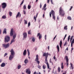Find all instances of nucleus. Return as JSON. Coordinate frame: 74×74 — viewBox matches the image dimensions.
<instances>
[{"label": "nucleus", "mask_w": 74, "mask_h": 74, "mask_svg": "<svg viewBox=\"0 0 74 74\" xmlns=\"http://www.w3.org/2000/svg\"><path fill=\"white\" fill-rule=\"evenodd\" d=\"M67 26L66 25V26H65L64 27V30H67Z\"/></svg>", "instance_id": "obj_29"}, {"label": "nucleus", "mask_w": 74, "mask_h": 74, "mask_svg": "<svg viewBox=\"0 0 74 74\" xmlns=\"http://www.w3.org/2000/svg\"><path fill=\"white\" fill-rule=\"evenodd\" d=\"M7 55H8V53H5L4 55V57H5V56H7Z\"/></svg>", "instance_id": "obj_43"}, {"label": "nucleus", "mask_w": 74, "mask_h": 74, "mask_svg": "<svg viewBox=\"0 0 74 74\" xmlns=\"http://www.w3.org/2000/svg\"><path fill=\"white\" fill-rule=\"evenodd\" d=\"M73 43H71V47H73Z\"/></svg>", "instance_id": "obj_60"}, {"label": "nucleus", "mask_w": 74, "mask_h": 74, "mask_svg": "<svg viewBox=\"0 0 74 74\" xmlns=\"http://www.w3.org/2000/svg\"><path fill=\"white\" fill-rule=\"evenodd\" d=\"M73 36H72L71 37V39H73Z\"/></svg>", "instance_id": "obj_59"}, {"label": "nucleus", "mask_w": 74, "mask_h": 74, "mask_svg": "<svg viewBox=\"0 0 74 74\" xmlns=\"http://www.w3.org/2000/svg\"><path fill=\"white\" fill-rule=\"evenodd\" d=\"M11 55H10L9 59V60H12V59H13L14 56H15V51H14V49H12L10 50Z\"/></svg>", "instance_id": "obj_3"}, {"label": "nucleus", "mask_w": 74, "mask_h": 74, "mask_svg": "<svg viewBox=\"0 0 74 74\" xmlns=\"http://www.w3.org/2000/svg\"><path fill=\"white\" fill-rule=\"evenodd\" d=\"M9 46H10V43H9L7 44L6 45L5 44H2L3 47H4L5 49L7 48H9Z\"/></svg>", "instance_id": "obj_7"}, {"label": "nucleus", "mask_w": 74, "mask_h": 74, "mask_svg": "<svg viewBox=\"0 0 74 74\" xmlns=\"http://www.w3.org/2000/svg\"><path fill=\"white\" fill-rule=\"evenodd\" d=\"M73 6H71V8L69 10V11H71V10L72 9V8H73Z\"/></svg>", "instance_id": "obj_50"}, {"label": "nucleus", "mask_w": 74, "mask_h": 74, "mask_svg": "<svg viewBox=\"0 0 74 74\" xmlns=\"http://www.w3.org/2000/svg\"><path fill=\"white\" fill-rule=\"evenodd\" d=\"M42 7V5H41V3L40 4V8H41V7Z\"/></svg>", "instance_id": "obj_53"}, {"label": "nucleus", "mask_w": 74, "mask_h": 74, "mask_svg": "<svg viewBox=\"0 0 74 74\" xmlns=\"http://www.w3.org/2000/svg\"><path fill=\"white\" fill-rule=\"evenodd\" d=\"M40 35V33H39L37 35V36L38 37Z\"/></svg>", "instance_id": "obj_45"}, {"label": "nucleus", "mask_w": 74, "mask_h": 74, "mask_svg": "<svg viewBox=\"0 0 74 74\" xmlns=\"http://www.w3.org/2000/svg\"><path fill=\"white\" fill-rule=\"evenodd\" d=\"M26 73L27 74H30L31 73V71H30V70L28 68L26 69Z\"/></svg>", "instance_id": "obj_10"}, {"label": "nucleus", "mask_w": 74, "mask_h": 74, "mask_svg": "<svg viewBox=\"0 0 74 74\" xmlns=\"http://www.w3.org/2000/svg\"><path fill=\"white\" fill-rule=\"evenodd\" d=\"M39 36V40H40L41 38H42V35L40 34Z\"/></svg>", "instance_id": "obj_25"}, {"label": "nucleus", "mask_w": 74, "mask_h": 74, "mask_svg": "<svg viewBox=\"0 0 74 74\" xmlns=\"http://www.w3.org/2000/svg\"><path fill=\"white\" fill-rule=\"evenodd\" d=\"M36 74H41V73L40 72H39L38 73H36Z\"/></svg>", "instance_id": "obj_63"}, {"label": "nucleus", "mask_w": 74, "mask_h": 74, "mask_svg": "<svg viewBox=\"0 0 74 74\" xmlns=\"http://www.w3.org/2000/svg\"><path fill=\"white\" fill-rule=\"evenodd\" d=\"M71 69L73 70V69H74V67H73V64H72L71 63Z\"/></svg>", "instance_id": "obj_19"}, {"label": "nucleus", "mask_w": 74, "mask_h": 74, "mask_svg": "<svg viewBox=\"0 0 74 74\" xmlns=\"http://www.w3.org/2000/svg\"><path fill=\"white\" fill-rule=\"evenodd\" d=\"M32 40L33 42H35V41H36V39L33 37L32 38Z\"/></svg>", "instance_id": "obj_27"}, {"label": "nucleus", "mask_w": 74, "mask_h": 74, "mask_svg": "<svg viewBox=\"0 0 74 74\" xmlns=\"http://www.w3.org/2000/svg\"><path fill=\"white\" fill-rule=\"evenodd\" d=\"M26 53H27L26 50L25 49L24 50L23 52V55L24 56H26Z\"/></svg>", "instance_id": "obj_15"}, {"label": "nucleus", "mask_w": 74, "mask_h": 74, "mask_svg": "<svg viewBox=\"0 0 74 74\" xmlns=\"http://www.w3.org/2000/svg\"><path fill=\"white\" fill-rule=\"evenodd\" d=\"M67 19L69 20H71V17L70 16H68L67 17Z\"/></svg>", "instance_id": "obj_28"}, {"label": "nucleus", "mask_w": 74, "mask_h": 74, "mask_svg": "<svg viewBox=\"0 0 74 74\" xmlns=\"http://www.w3.org/2000/svg\"><path fill=\"white\" fill-rule=\"evenodd\" d=\"M9 14L10 16H11L12 15V12H10L9 13Z\"/></svg>", "instance_id": "obj_34"}, {"label": "nucleus", "mask_w": 74, "mask_h": 74, "mask_svg": "<svg viewBox=\"0 0 74 74\" xmlns=\"http://www.w3.org/2000/svg\"><path fill=\"white\" fill-rule=\"evenodd\" d=\"M34 74H36V72H34Z\"/></svg>", "instance_id": "obj_64"}, {"label": "nucleus", "mask_w": 74, "mask_h": 74, "mask_svg": "<svg viewBox=\"0 0 74 74\" xmlns=\"http://www.w3.org/2000/svg\"><path fill=\"white\" fill-rule=\"evenodd\" d=\"M7 34V29H6L5 28L3 32V34Z\"/></svg>", "instance_id": "obj_14"}, {"label": "nucleus", "mask_w": 74, "mask_h": 74, "mask_svg": "<svg viewBox=\"0 0 74 74\" xmlns=\"http://www.w3.org/2000/svg\"><path fill=\"white\" fill-rule=\"evenodd\" d=\"M45 40H46V38H47V36L46 35L45 36Z\"/></svg>", "instance_id": "obj_54"}, {"label": "nucleus", "mask_w": 74, "mask_h": 74, "mask_svg": "<svg viewBox=\"0 0 74 74\" xmlns=\"http://www.w3.org/2000/svg\"><path fill=\"white\" fill-rule=\"evenodd\" d=\"M66 36H67V34H65V36L64 37V38L63 39V41H64V40H65V38H66Z\"/></svg>", "instance_id": "obj_40"}, {"label": "nucleus", "mask_w": 74, "mask_h": 74, "mask_svg": "<svg viewBox=\"0 0 74 74\" xmlns=\"http://www.w3.org/2000/svg\"><path fill=\"white\" fill-rule=\"evenodd\" d=\"M49 1H50V0H47L48 3H49Z\"/></svg>", "instance_id": "obj_55"}, {"label": "nucleus", "mask_w": 74, "mask_h": 74, "mask_svg": "<svg viewBox=\"0 0 74 74\" xmlns=\"http://www.w3.org/2000/svg\"><path fill=\"white\" fill-rule=\"evenodd\" d=\"M53 59H54V60H55V59H56V58L55 57V56H54Z\"/></svg>", "instance_id": "obj_57"}, {"label": "nucleus", "mask_w": 74, "mask_h": 74, "mask_svg": "<svg viewBox=\"0 0 74 74\" xmlns=\"http://www.w3.org/2000/svg\"><path fill=\"white\" fill-rule=\"evenodd\" d=\"M5 66V63H3L1 65L2 67H4Z\"/></svg>", "instance_id": "obj_16"}, {"label": "nucleus", "mask_w": 74, "mask_h": 74, "mask_svg": "<svg viewBox=\"0 0 74 74\" xmlns=\"http://www.w3.org/2000/svg\"><path fill=\"white\" fill-rule=\"evenodd\" d=\"M71 42V43L74 44V39H73L72 41Z\"/></svg>", "instance_id": "obj_38"}, {"label": "nucleus", "mask_w": 74, "mask_h": 74, "mask_svg": "<svg viewBox=\"0 0 74 74\" xmlns=\"http://www.w3.org/2000/svg\"><path fill=\"white\" fill-rule=\"evenodd\" d=\"M57 49L58 50V51L59 52L60 49H59V45H58L57 47Z\"/></svg>", "instance_id": "obj_20"}, {"label": "nucleus", "mask_w": 74, "mask_h": 74, "mask_svg": "<svg viewBox=\"0 0 74 74\" xmlns=\"http://www.w3.org/2000/svg\"><path fill=\"white\" fill-rule=\"evenodd\" d=\"M36 63H37L38 64H40V61L39 60L36 61Z\"/></svg>", "instance_id": "obj_42"}, {"label": "nucleus", "mask_w": 74, "mask_h": 74, "mask_svg": "<svg viewBox=\"0 0 74 74\" xmlns=\"http://www.w3.org/2000/svg\"><path fill=\"white\" fill-rule=\"evenodd\" d=\"M2 8L3 9H5V7H7V4H6V3H3L2 4Z\"/></svg>", "instance_id": "obj_9"}, {"label": "nucleus", "mask_w": 74, "mask_h": 74, "mask_svg": "<svg viewBox=\"0 0 74 74\" xmlns=\"http://www.w3.org/2000/svg\"><path fill=\"white\" fill-rule=\"evenodd\" d=\"M67 44V42H66L64 43V46H66V45Z\"/></svg>", "instance_id": "obj_46"}, {"label": "nucleus", "mask_w": 74, "mask_h": 74, "mask_svg": "<svg viewBox=\"0 0 74 74\" xmlns=\"http://www.w3.org/2000/svg\"><path fill=\"white\" fill-rule=\"evenodd\" d=\"M52 15L53 16V19H54V20H55V11H54L53 10H52L51 11V12H50L49 15H50V18L51 17V15H52Z\"/></svg>", "instance_id": "obj_5"}, {"label": "nucleus", "mask_w": 74, "mask_h": 74, "mask_svg": "<svg viewBox=\"0 0 74 74\" xmlns=\"http://www.w3.org/2000/svg\"><path fill=\"white\" fill-rule=\"evenodd\" d=\"M50 63H51L52 62V61H51V59H50L49 60Z\"/></svg>", "instance_id": "obj_56"}, {"label": "nucleus", "mask_w": 74, "mask_h": 74, "mask_svg": "<svg viewBox=\"0 0 74 74\" xmlns=\"http://www.w3.org/2000/svg\"><path fill=\"white\" fill-rule=\"evenodd\" d=\"M61 68L62 69H63V68H64V66H63V63L62 62L61 64Z\"/></svg>", "instance_id": "obj_18"}, {"label": "nucleus", "mask_w": 74, "mask_h": 74, "mask_svg": "<svg viewBox=\"0 0 74 74\" xmlns=\"http://www.w3.org/2000/svg\"><path fill=\"white\" fill-rule=\"evenodd\" d=\"M39 59H38V55H36V59L35 60V61H38Z\"/></svg>", "instance_id": "obj_12"}, {"label": "nucleus", "mask_w": 74, "mask_h": 74, "mask_svg": "<svg viewBox=\"0 0 74 74\" xmlns=\"http://www.w3.org/2000/svg\"><path fill=\"white\" fill-rule=\"evenodd\" d=\"M43 56H45V61L47 62V63L45 62V63L46 64L47 66V68L49 69L50 70H51V68H49V65L48 62V60H47V57L48 56V53H44L43 54Z\"/></svg>", "instance_id": "obj_2"}, {"label": "nucleus", "mask_w": 74, "mask_h": 74, "mask_svg": "<svg viewBox=\"0 0 74 74\" xmlns=\"http://www.w3.org/2000/svg\"><path fill=\"white\" fill-rule=\"evenodd\" d=\"M66 73H67V72L66 71L65 73H63L62 74H66Z\"/></svg>", "instance_id": "obj_58"}, {"label": "nucleus", "mask_w": 74, "mask_h": 74, "mask_svg": "<svg viewBox=\"0 0 74 74\" xmlns=\"http://www.w3.org/2000/svg\"><path fill=\"white\" fill-rule=\"evenodd\" d=\"M65 59H66V66L68 67L69 66V58L67 56H66L65 57Z\"/></svg>", "instance_id": "obj_8"}, {"label": "nucleus", "mask_w": 74, "mask_h": 74, "mask_svg": "<svg viewBox=\"0 0 74 74\" xmlns=\"http://www.w3.org/2000/svg\"><path fill=\"white\" fill-rule=\"evenodd\" d=\"M23 37L24 38H26L27 37V33L26 32H24L23 33Z\"/></svg>", "instance_id": "obj_11"}, {"label": "nucleus", "mask_w": 74, "mask_h": 74, "mask_svg": "<svg viewBox=\"0 0 74 74\" xmlns=\"http://www.w3.org/2000/svg\"><path fill=\"white\" fill-rule=\"evenodd\" d=\"M23 12H24V14L26 15V12H25V10H23Z\"/></svg>", "instance_id": "obj_49"}, {"label": "nucleus", "mask_w": 74, "mask_h": 74, "mask_svg": "<svg viewBox=\"0 0 74 74\" xmlns=\"http://www.w3.org/2000/svg\"><path fill=\"white\" fill-rule=\"evenodd\" d=\"M28 8L29 10H30V9L31 8V5H29L28 6Z\"/></svg>", "instance_id": "obj_26"}, {"label": "nucleus", "mask_w": 74, "mask_h": 74, "mask_svg": "<svg viewBox=\"0 0 74 74\" xmlns=\"http://www.w3.org/2000/svg\"><path fill=\"white\" fill-rule=\"evenodd\" d=\"M46 7H47V4H44L43 7L45 8Z\"/></svg>", "instance_id": "obj_44"}, {"label": "nucleus", "mask_w": 74, "mask_h": 74, "mask_svg": "<svg viewBox=\"0 0 74 74\" xmlns=\"http://www.w3.org/2000/svg\"><path fill=\"white\" fill-rule=\"evenodd\" d=\"M2 19H6V18H7V17H6V16H4L3 15V16L2 17Z\"/></svg>", "instance_id": "obj_23"}, {"label": "nucleus", "mask_w": 74, "mask_h": 74, "mask_svg": "<svg viewBox=\"0 0 74 74\" xmlns=\"http://www.w3.org/2000/svg\"><path fill=\"white\" fill-rule=\"evenodd\" d=\"M59 15H60L61 16H64L65 15V12L64 10L62 9V6L60 7L59 9Z\"/></svg>", "instance_id": "obj_4"}, {"label": "nucleus", "mask_w": 74, "mask_h": 74, "mask_svg": "<svg viewBox=\"0 0 74 74\" xmlns=\"http://www.w3.org/2000/svg\"><path fill=\"white\" fill-rule=\"evenodd\" d=\"M42 10H44V11H46V10H47V8H44V7H43L42 8Z\"/></svg>", "instance_id": "obj_37"}, {"label": "nucleus", "mask_w": 74, "mask_h": 74, "mask_svg": "<svg viewBox=\"0 0 74 74\" xmlns=\"http://www.w3.org/2000/svg\"><path fill=\"white\" fill-rule=\"evenodd\" d=\"M24 1H25V0H23L21 2V4H20V5H22L23 4V3L24 2Z\"/></svg>", "instance_id": "obj_35"}, {"label": "nucleus", "mask_w": 74, "mask_h": 74, "mask_svg": "<svg viewBox=\"0 0 74 74\" xmlns=\"http://www.w3.org/2000/svg\"><path fill=\"white\" fill-rule=\"evenodd\" d=\"M10 35V36H12V35H13V38L11 42L10 43V44H12L13 42H15V38H16V34L15 33H14L13 34V29H11Z\"/></svg>", "instance_id": "obj_1"}, {"label": "nucleus", "mask_w": 74, "mask_h": 74, "mask_svg": "<svg viewBox=\"0 0 74 74\" xmlns=\"http://www.w3.org/2000/svg\"><path fill=\"white\" fill-rule=\"evenodd\" d=\"M10 37L8 36H6L5 38V43H7L10 41Z\"/></svg>", "instance_id": "obj_6"}, {"label": "nucleus", "mask_w": 74, "mask_h": 74, "mask_svg": "<svg viewBox=\"0 0 74 74\" xmlns=\"http://www.w3.org/2000/svg\"><path fill=\"white\" fill-rule=\"evenodd\" d=\"M45 67H46V66H45V65H43L42 66L43 69H45Z\"/></svg>", "instance_id": "obj_30"}, {"label": "nucleus", "mask_w": 74, "mask_h": 74, "mask_svg": "<svg viewBox=\"0 0 74 74\" xmlns=\"http://www.w3.org/2000/svg\"><path fill=\"white\" fill-rule=\"evenodd\" d=\"M48 50H49V46H48Z\"/></svg>", "instance_id": "obj_62"}, {"label": "nucleus", "mask_w": 74, "mask_h": 74, "mask_svg": "<svg viewBox=\"0 0 74 74\" xmlns=\"http://www.w3.org/2000/svg\"><path fill=\"white\" fill-rule=\"evenodd\" d=\"M28 34H31V30H30L28 32Z\"/></svg>", "instance_id": "obj_36"}, {"label": "nucleus", "mask_w": 74, "mask_h": 74, "mask_svg": "<svg viewBox=\"0 0 74 74\" xmlns=\"http://www.w3.org/2000/svg\"><path fill=\"white\" fill-rule=\"evenodd\" d=\"M38 67L39 69H41V66L39 65H38Z\"/></svg>", "instance_id": "obj_31"}, {"label": "nucleus", "mask_w": 74, "mask_h": 74, "mask_svg": "<svg viewBox=\"0 0 74 74\" xmlns=\"http://www.w3.org/2000/svg\"><path fill=\"white\" fill-rule=\"evenodd\" d=\"M27 52L28 53V56H30V51H29V50L28 49H27Z\"/></svg>", "instance_id": "obj_22"}, {"label": "nucleus", "mask_w": 74, "mask_h": 74, "mask_svg": "<svg viewBox=\"0 0 74 74\" xmlns=\"http://www.w3.org/2000/svg\"><path fill=\"white\" fill-rule=\"evenodd\" d=\"M68 47H67V48L66 49V51H68Z\"/></svg>", "instance_id": "obj_61"}, {"label": "nucleus", "mask_w": 74, "mask_h": 74, "mask_svg": "<svg viewBox=\"0 0 74 74\" xmlns=\"http://www.w3.org/2000/svg\"><path fill=\"white\" fill-rule=\"evenodd\" d=\"M71 37H70V35H69L68 36V42H69V40H70V38Z\"/></svg>", "instance_id": "obj_24"}, {"label": "nucleus", "mask_w": 74, "mask_h": 74, "mask_svg": "<svg viewBox=\"0 0 74 74\" xmlns=\"http://www.w3.org/2000/svg\"><path fill=\"white\" fill-rule=\"evenodd\" d=\"M19 17H21V14H20V12H19Z\"/></svg>", "instance_id": "obj_48"}, {"label": "nucleus", "mask_w": 74, "mask_h": 74, "mask_svg": "<svg viewBox=\"0 0 74 74\" xmlns=\"http://www.w3.org/2000/svg\"><path fill=\"white\" fill-rule=\"evenodd\" d=\"M24 24H27V21L25 20H24Z\"/></svg>", "instance_id": "obj_33"}, {"label": "nucleus", "mask_w": 74, "mask_h": 74, "mask_svg": "<svg viewBox=\"0 0 74 74\" xmlns=\"http://www.w3.org/2000/svg\"><path fill=\"white\" fill-rule=\"evenodd\" d=\"M23 8L24 9H26V5H24L23 6Z\"/></svg>", "instance_id": "obj_41"}, {"label": "nucleus", "mask_w": 74, "mask_h": 74, "mask_svg": "<svg viewBox=\"0 0 74 74\" xmlns=\"http://www.w3.org/2000/svg\"><path fill=\"white\" fill-rule=\"evenodd\" d=\"M56 35L55 37L53 39V40H55V38H56Z\"/></svg>", "instance_id": "obj_51"}, {"label": "nucleus", "mask_w": 74, "mask_h": 74, "mask_svg": "<svg viewBox=\"0 0 74 74\" xmlns=\"http://www.w3.org/2000/svg\"><path fill=\"white\" fill-rule=\"evenodd\" d=\"M38 13H37L36 14V17H35V16H34V19H35V22H36V18H37V16H38Z\"/></svg>", "instance_id": "obj_13"}, {"label": "nucleus", "mask_w": 74, "mask_h": 74, "mask_svg": "<svg viewBox=\"0 0 74 74\" xmlns=\"http://www.w3.org/2000/svg\"><path fill=\"white\" fill-rule=\"evenodd\" d=\"M21 65H19V69H21Z\"/></svg>", "instance_id": "obj_52"}, {"label": "nucleus", "mask_w": 74, "mask_h": 74, "mask_svg": "<svg viewBox=\"0 0 74 74\" xmlns=\"http://www.w3.org/2000/svg\"><path fill=\"white\" fill-rule=\"evenodd\" d=\"M62 41L61 40L60 42V47H62Z\"/></svg>", "instance_id": "obj_21"}, {"label": "nucleus", "mask_w": 74, "mask_h": 74, "mask_svg": "<svg viewBox=\"0 0 74 74\" xmlns=\"http://www.w3.org/2000/svg\"><path fill=\"white\" fill-rule=\"evenodd\" d=\"M24 63L25 64H27L28 62H29V61H28V60L27 59H25L24 61Z\"/></svg>", "instance_id": "obj_17"}, {"label": "nucleus", "mask_w": 74, "mask_h": 74, "mask_svg": "<svg viewBox=\"0 0 74 74\" xmlns=\"http://www.w3.org/2000/svg\"><path fill=\"white\" fill-rule=\"evenodd\" d=\"M30 26V23L29 22L28 24V27H29V26Z\"/></svg>", "instance_id": "obj_39"}, {"label": "nucleus", "mask_w": 74, "mask_h": 74, "mask_svg": "<svg viewBox=\"0 0 74 74\" xmlns=\"http://www.w3.org/2000/svg\"><path fill=\"white\" fill-rule=\"evenodd\" d=\"M19 16V12H18V14L16 16V18H18V17Z\"/></svg>", "instance_id": "obj_47"}, {"label": "nucleus", "mask_w": 74, "mask_h": 74, "mask_svg": "<svg viewBox=\"0 0 74 74\" xmlns=\"http://www.w3.org/2000/svg\"><path fill=\"white\" fill-rule=\"evenodd\" d=\"M58 72H60V68L59 67L58 68Z\"/></svg>", "instance_id": "obj_32"}]
</instances>
